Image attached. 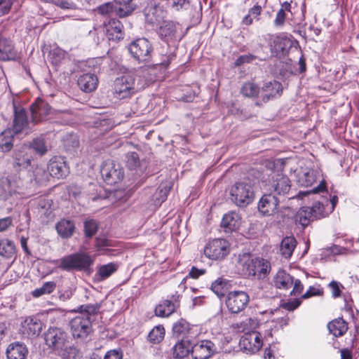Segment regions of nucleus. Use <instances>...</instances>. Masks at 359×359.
<instances>
[{
    "label": "nucleus",
    "mask_w": 359,
    "mask_h": 359,
    "mask_svg": "<svg viewBox=\"0 0 359 359\" xmlns=\"http://www.w3.org/2000/svg\"><path fill=\"white\" fill-rule=\"evenodd\" d=\"M42 330V323L40 320L28 317L21 323L20 333L27 338L38 336Z\"/></svg>",
    "instance_id": "obj_19"
},
{
    "label": "nucleus",
    "mask_w": 359,
    "mask_h": 359,
    "mask_svg": "<svg viewBox=\"0 0 359 359\" xmlns=\"http://www.w3.org/2000/svg\"><path fill=\"white\" fill-rule=\"evenodd\" d=\"M254 195L252 184L249 179L236 182L230 189L231 200L238 206L243 207L250 204Z\"/></svg>",
    "instance_id": "obj_4"
},
{
    "label": "nucleus",
    "mask_w": 359,
    "mask_h": 359,
    "mask_svg": "<svg viewBox=\"0 0 359 359\" xmlns=\"http://www.w3.org/2000/svg\"><path fill=\"white\" fill-rule=\"evenodd\" d=\"M239 264L242 267L244 275L255 276L258 279H263L270 271V263L262 258H252L250 256H243L240 259Z\"/></svg>",
    "instance_id": "obj_2"
},
{
    "label": "nucleus",
    "mask_w": 359,
    "mask_h": 359,
    "mask_svg": "<svg viewBox=\"0 0 359 359\" xmlns=\"http://www.w3.org/2000/svg\"><path fill=\"white\" fill-rule=\"evenodd\" d=\"M292 285H293V289H292V292H290V294L292 295H294V296L299 295L302 292L304 286L299 280H298V279H296L295 280H293Z\"/></svg>",
    "instance_id": "obj_62"
},
{
    "label": "nucleus",
    "mask_w": 359,
    "mask_h": 359,
    "mask_svg": "<svg viewBox=\"0 0 359 359\" xmlns=\"http://www.w3.org/2000/svg\"><path fill=\"white\" fill-rule=\"evenodd\" d=\"M65 52L60 49L53 50L51 53L53 62L57 64L61 62V60L65 57Z\"/></svg>",
    "instance_id": "obj_61"
},
{
    "label": "nucleus",
    "mask_w": 359,
    "mask_h": 359,
    "mask_svg": "<svg viewBox=\"0 0 359 359\" xmlns=\"http://www.w3.org/2000/svg\"><path fill=\"white\" fill-rule=\"evenodd\" d=\"M116 5H114L111 2H107L104 3L102 5L100 6L97 11V13H100L101 15H115L118 16L116 13V9L119 7V5L116 2Z\"/></svg>",
    "instance_id": "obj_48"
},
{
    "label": "nucleus",
    "mask_w": 359,
    "mask_h": 359,
    "mask_svg": "<svg viewBox=\"0 0 359 359\" xmlns=\"http://www.w3.org/2000/svg\"><path fill=\"white\" fill-rule=\"evenodd\" d=\"M301 304V300L299 299H295L292 301H289L285 303L283 306L287 311H293L299 306Z\"/></svg>",
    "instance_id": "obj_63"
},
{
    "label": "nucleus",
    "mask_w": 359,
    "mask_h": 359,
    "mask_svg": "<svg viewBox=\"0 0 359 359\" xmlns=\"http://www.w3.org/2000/svg\"><path fill=\"white\" fill-rule=\"evenodd\" d=\"M176 306L170 300H163L155 308L154 313L158 317L166 318L170 316L175 311Z\"/></svg>",
    "instance_id": "obj_32"
},
{
    "label": "nucleus",
    "mask_w": 359,
    "mask_h": 359,
    "mask_svg": "<svg viewBox=\"0 0 359 359\" xmlns=\"http://www.w3.org/2000/svg\"><path fill=\"white\" fill-rule=\"evenodd\" d=\"M283 88L282 84L277 81H266L262 87V97L264 102L271 98L280 96Z\"/></svg>",
    "instance_id": "obj_21"
},
{
    "label": "nucleus",
    "mask_w": 359,
    "mask_h": 359,
    "mask_svg": "<svg viewBox=\"0 0 359 359\" xmlns=\"http://www.w3.org/2000/svg\"><path fill=\"white\" fill-rule=\"evenodd\" d=\"M104 32L110 41H117L123 38V25L116 19H111L107 24L104 23Z\"/></svg>",
    "instance_id": "obj_22"
},
{
    "label": "nucleus",
    "mask_w": 359,
    "mask_h": 359,
    "mask_svg": "<svg viewBox=\"0 0 359 359\" xmlns=\"http://www.w3.org/2000/svg\"><path fill=\"white\" fill-rule=\"evenodd\" d=\"M101 304L98 303L81 305L78 307L77 311L80 312L81 314L90 318L91 316L96 315L98 313Z\"/></svg>",
    "instance_id": "obj_46"
},
{
    "label": "nucleus",
    "mask_w": 359,
    "mask_h": 359,
    "mask_svg": "<svg viewBox=\"0 0 359 359\" xmlns=\"http://www.w3.org/2000/svg\"><path fill=\"white\" fill-rule=\"evenodd\" d=\"M269 191L273 195L285 196L289 194L291 182L287 176L283 173H275L268 184Z\"/></svg>",
    "instance_id": "obj_12"
},
{
    "label": "nucleus",
    "mask_w": 359,
    "mask_h": 359,
    "mask_svg": "<svg viewBox=\"0 0 359 359\" xmlns=\"http://www.w3.org/2000/svg\"><path fill=\"white\" fill-rule=\"evenodd\" d=\"M100 172L104 180L109 184L121 182L124 176L122 167L111 160H107L102 163Z\"/></svg>",
    "instance_id": "obj_8"
},
{
    "label": "nucleus",
    "mask_w": 359,
    "mask_h": 359,
    "mask_svg": "<svg viewBox=\"0 0 359 359\" xmlns=\"http://www.w3.org/2000/svg\"><path fill=\"white\" fill-rule=\"evenodd\" d=\"M216 351V346L210 340H202L196 343L192 348L194 359H208Z\"/></svg>",
    "instance_id": "obj_16"
},
{
    "label": "nucleus",
    "mask_w": 359,
    "mask_h": 359,
    "mask_svg": "<svg viewBox=\"0 0 359 359\" xmlns=\"http://www.w3.org/2000/svg\"><path fill=\"white\" fill-rule=\"evenodd\" d=\"M250 302V296L242 290L230 291L225 300L228 311L233 314H238L245 309Z\"/></svg>",
    "instance_id": "obj_6"
},
{
    "label": "nucleus",
    "mask_w": 359,
    "mask_h": 359,
    "mask_svg": "<svg viewBox=\"0 0 359 359\" xmlns=\"http://www.w3.org/2000/svg\"><path fill=\"white\" fill-rule=\"evenodd\" d=\"M317 174L318 172L313 169H301L297 175V181L301 186H311L317 180Z\"/></svg>",
    "instance_id": "obj_28"
},
{
    "label": "nucleus",
    "mask_w": 359,
    "mask_h": 359,
    "mask_svg": "<svg viewBox=\"0 0 359 359\" xmlns=\"http://www.w3.org/2000/svg\"><path fill=\"white\" fill-rule=\"evenodd\" d=\"M15 254V246L11 241L0 240V256L6 259L12 258Z\"/></svg>",
    "instance_id": "obj_38"
},
{
    "label": "nucleus",
    "mask_w": 359,
    "mask_h": 359,
    "mask_svg": "<svg viewBox=\"0 0 359 359\" xmlns=\"http://www.w3.org/2000/svg\"><path fill=\"white\" fill-rule=\"evenodd\" d=\"M93 262L92 257L86 252L74 253L51 261V263L57 268L67 271L86 269Z\"/></svg>",
    "instance_id": "obj_1"
},
{
    "label": "nucleus",
    "mask_w": 359,
    "mask_h": 359,
    "mask_svg": "<svg viewBox=\"0 0 359 359\" xmlns=\"http://www.w3.org/2000/svg\"><path fill=\"white\" fill-rule=\"evenodd\" d=\"M229 244L224 239L210 241L204 248V255L212 260L223 259L229 253Z\"/></svg>",
    "instance_id": "obj_7"
},
{
    "label": "nucleus",
    "mask_w": 359,
    "mask_h": 359,
    "mask_svg": "<svg viewBox=\"0 0 359 359\" xmlns=\"http://www.w3.org/2000/svg\"><path fill=\"white\" fill-rule=\"evenodd\" d=\"M27 353L26 346L20 342L11 344L6 349L8 359H25Z\"/></svg>",
    "instance_id": "obj_30"
},
{
    "label": "nucleus",
    "mask_w": 359,
    "mask_h": 359,
    "mask_svg": "<svg viewBox=\"0 0 359 359\" xmlns=\"http://www.w3.org/2000/svg\"><path fill=\"white\" fill-rule=\"evenodd\" d=\"M286 18V14L282 10H279L276 14L274 24L276 27H281L284 25Z\"/></svg>",
    "instance_id": "obj_64"
},
{
    "label": "nucleus",
    "mask_w": 359,
    "mask_h": 359,
    "mask_svg": "<svg viewBox=\"0 0 359 359\" xmlns=\"http://www.w3.org/2000/svg\"><path fill=\"white\" fill-rule=\"evenodd\" d=\"M328 330L334 337L343 336L348 330L347 323L342 318L335 319L327 325Z\"/></svg>",
    "instance_id": "obj_33"
},
{
    "label": "nucleus",
    "mask_w": 359,
    "mask_h": 359,
    "mask_svg": "<svg viewBox=\"0 0 359 359\" xmlns=\"http://www.w3.org/2000/svg\"><path fill=\"white\" fill-rule=\"evenodd\" d=\"M310 210H311L313 217L318 218L323 215L325 208L323 204L318 201L313 203Z\"/></svg>",
    "instance_id": "obj_56"
},
{
    "label": "nucleus",
    "mask_w": 359,
    "mask_h": 359,
    "mask_svg": "<svg viewBox=\"0 0 359 359\" xmlns=\"http://www.w3.org/2000/svg\"><path fill=\"white\" fill-rule=\"evenodd\" d=\"M227 283V280L218 278L212 283L211 290L219 298H222L224 296Z\"/></svg>",
    "instance_id": "obj_42"
},
{
    "label": "nucleus",
    "mask_w": 359,
    "mask_h": 359,
    "mask_svg": "<svg viewBox=\"0 0 359 359\" xmlns=\"http://www.w3.org/2000/svg\"><path fill=\"white\" fill-rule=\"evenodd\" d=\"M118 265L114 263H109L101 266L97 271V276L100 280H104L116 271Z\"/></svg>",
    "instance_id": "obj_44"
},
{
    "label": "nucleus",
    "mask_w": 359,
    "mask_h": 359,
    "mask_svg": "<svg viewBox=\"0 0 359 359\" xmlns=\"http://www.w3.org/2000/svg\"><path fill=\"white\" fill-rule=\"evenodd\" d=\"M255 59V56L252 55H241L237 58L235 62V65L238 67L245 63H250L253 61Z\"/></svg>",
    "instance_id": "obj_60"
},
{
    "label": "nucleus",
    "mask_w": 359,
    "mask_h": 359,
    "mask_svg": "<svg viewBox=\"0 0 359 359\" xmlns=\"http://www.w3.org/2000/svg\"><path fill=\"white\" fill-rule=\"evenodd\" d=\"M56 287V283L54 281H48L44 283L39 288L35 289L32 292L34 297H39L43 294H49L53 292Z\"/></svg>",
    "instance_id": "obj_45"
},
{
    "label": "nucleus",
    "mask_w": 359,
    "mask_h": 359,
    "mask_svg": "<svg viewBox=\"0 0 359 359\" xmlns=\"http://www.w3.org/2000/svg\"><path fill=\"white\" fill-rule=\"evenodd\" d=\"M27 112L22 108L15 107L13 130L15 134L23 133L25 135L31 131Z\"/></svg>",
    "instance_id": "obj_14"
},
{
    "label": "nucleus",
    "mask_w": 359,
    "mask_h": 359,
    "mask_svg": "<svg viewBox=\"0 0 359 359\" xmlns=\"http://www.w3.org/2000/svg\"><path fill=\"white\" fill-rule=\"evenodd\" d=\"M32 123H37L49 118L51 114L50 105L42 100H37L30 107Z\"/></svg>",
    "instance_id": "obj_15"
},
{
    "label": "nucleus",
    "mask_w": 359,
    "mask_h": 359,
    "mask_svg": "<svg viewBox=\"0 0 359 359\" xmlns=\"http://www.w3.org/2000/svg\"><path fill=\"white\" fill-rule=\"evenodd\" d=\"M239 344L247 353H255L262 348L263 341L259 332L252 331L245 333L241 337Z\"/></svg>",
    "instance_id": "obj_13"
},
{
    "label": "nucleus",
    "mask_w": 359,
    "mask_h": 359,
    "mask_svg": "<svg viewBox=\"0 0 359 359\" xmlns=\"http://www.w3.org/2000/svg\"><path fill=\"white\" fill-rule=\"evenodd\" d=\"M74 222L68 219H62L56 224V230L58 234L63 238L71 237L74 233Z\"/></svg>",
    "instance_id": "obj_34"
},
{
    "label": "nucleus",
    "mask_w": 359,
    "mask_h": 359,
    "mask_svg": "<svg viewBox=\"0 0 359 359\" xmlns=\"http://www.w3.org/2000/svg\"><path fill=\"white\" fill-rule=\"evenodd\" d=\"M128 50L139 63L149 62L152 57V45L145 38H139L132 41L128 45Z\"/></svg>",
    "instance_id": "obj_5"
},
{
    "label": "nucleus",
    "mask_w": 359,
    "mask_h": 359,
    "mask_svg": "<svg viewBox=\"0 0 359 359\" xmlns=\"http://www.w3.org/2000/svg\"><path fill=\"white\" fill-rule=\"evenodd\" d=\"M311 217H313L311 210L309 207H304L301 208L297 213L295 220L302 226H306L310 222Z\"/></svg>",
    "instance_id": "obj_41"
},
{
    "label": "nucleus",
    "mask_w": 359,
    "mask_h": 359,
    "mask_svg": "<svg viewBox=\"0 0 359 359\" xmlns=\"http://www.w3.org/2000/svg\"><path fill=\"white\" fill-rule=\"evenodd\" d=\"M278 199L272 194L264 195L259 201L258 210L266 216L273 215L278 210Z\"/></svg>",
    "instance_id": "obj_17"
},
{
    "label": "nucleus",
    "mask_w": 359,
    "mask_h": 359,
    "mask_svg": "<svg viewBox=\"0 0 359 359\" xmlns=\"http://www.w3.org/2000/svg\"><path fill=\"white\" fill-rule=\"evenodd\" d=\"M170 6L175 11L187 9L189 6V0H172Z\"/></svg>",
    "instance_id": "obj_54"
},
{
    "label": "nucleus",
    "mask_w": 359,
    "mask_h": 359,
    "mask_svg": "<svg viewBox=\"0 0 359 359\" xmlns=\"http://www.w3.org/2000/svg\"><path fill=\"white\" fill-rule=\"evenodd\" d=\"M241 92L244 97L255 98L259 95L261 90L256 83L248 81L243 85Z\"/></svg>",
    "instance_id": "obj_39"
},
{
    "label": "nucleus",
    "mask_w": 359,
    "mask_h": 359,
    "mask_svg": "<svg viewBox=\"0 0 359 359\" xmlns=\"http://www.w3.org/2000/svg\"><path fill=\"white\" fill-rule=\"evenodd\" d=\"M136 79L137 76L132 74H127L116 78L112 87L114 97L117 99H125L141 90L143 86L136 82Z\"/></svg>",
    "instance_id": "obj_3"
},
{
    "label": "nucleus",
    "mask_w": 359,
    "mask_h": 359,
    "mask_svg": "<svg viewBox=\"0 0 359 359\" xmlns=\"http://www.w3.org/2000/svg\"><path fill=\"white\" fill-rule=\"evenodd\" d=\"M104 359H123V353L119 349H113L107 352Z\"/></svg>",
    "instance_id": "obj_58"
},
{
    "label": "nucleus",
    "mask_w": 359,
    "mask_h": 359,
    "mask_svg": "<svg viewBox=\"0 0 359 359\" xmlns=\"http://www.w3.org/2000/svg\"><path fill=\"white\" fill-rule=\"evenodd\" d=\"M63 359H81V354L79 349L75 347L66 348L62 354Z\"/></svg>",
    "instance_id": "obj_50"
},
{
    "label": "nucleus",
    "mask_w": 359,
    "mask_h": 359,
    "mask_svg": "<svg viewBox=\"0 0 359 359\" xmlns=\"http://www.w3.org/2000/svg\"><path fill=\"white\" fill-rule=\"evenodd\" d=\"M166 12L159 6H150L144 9L146 21L149 24H156L163 22Z\"/></svg>",
    "instance_id": "obj_25"
},
{
    "label": "nucleus",
    "mask_w": 359,
    "mask_h": 359,
    "mask_svg": "<svg viewBox=\"0 0 359 359\" xmlns=\"http://www.w3.org/2000/svg\"><path fill=\"white\" fill-rule=\"evenodd\" d=\"M177 25L170 20H163L158 29V34L165 41H171L176 37Z\"/></svg>",
    "instance_id": "obj_24"
},
{
    "label": "nucleus",
    "mask_w": 359,
    "mask_h": 359,
    "mask_svg": "<svg viewBox=\"0 0 359 359\" xmlns=\"http://www.w3.org/2000/svg\"><path fill=\"white\" fill-rule=\"evenodd\" d=\"M126 165L130 170H134L140 165L139 156L136 152H129L126 155Z\"/></svg>",
    "instance_id": "obj_49"
},
{
    "label": "nucleus",
    "mask_w": 359,
    "mask_h": 359,
    "mask_svg": "<svg viewBox=\"0 0 359 359\" xmlns=\"http://www.w3.org/2000/svg\"><path fill=\"white\" fill-rule=\"evenodd\" d=\"M297 245L296 239L293 236L284 238L280 243V253L285 258H290Z\"/></svg>",
    "instance_id": "obj_36"
},
{
    "label": "nucleus",
    "mask_w": 359,
    "mask_h": 359,
    "mask_svg": "<svg viewBox=\"0 0 359 359\" xmlns=\"http://www.w3.org/2000/svg\"><path fill=\"white\" fill-rule=\"evenodd\" d=\"M29 148L33 149L36 154L41 156L45 154L48 151L45 140L40 137L34 139Z\"/></svg>",
    "instance_id": "obj_47"
},
{
    "label": "nucleus",
    "mask_w": 359,
    "mask_h": 359,
    "mask_svg": "<svg viewBox=\"0 0 359 359\" xmlns=\"http://www.w3.org/2000/svg\"><path fill=\"white\" fill-rule=\"evenodd\" d=\"M170 190V186L167 184L165 186H161L158 191L160 196L159 198H156V200H158L159 203L164 201L166 199Z\"/></svg>",
    "instance_id": "obj_59"
},
{
    "label": "nucleus",
    "mask_w": 359,
    "mask_h": 359,
    "mask_svg": "<svg viewBox=\"0 0 359 359\" xmlns=\"http://www.w3.org/2000/svg\"><path fill=\"white\" fill-rule=\"evenodd\" d=\"M66 333L60 328H50L46 333L45 339L46 344L53 348H61L66 341Z\"/></svg>",
    "instance_id": "obj_18"
},
{
    "label": "nucleus",
    "mask_w": 359,
    "mask_h": 359,
    "mask_svg": "<svg viewBox=\"0 0 359 359\" xmlns=\"http://www.w3.org/2000/svg\"><path fill=\"white\" fill-rule=\"evenodd\" d=\"M48 174L46 170L41 168L37 166L34 170V180L39 184H43L48 180Z\"/></svg>",
    "instance_id": "obj_51"
},
{
    "label": "nucleus",
    "mask_w": 359,
    "mask_h": 359,
    "mask_svg": "<svg viewBox=\"0 0 359 359\" xmlns=\"http://www.w3.org/2000/svg\"><path fill=\"white\" fill-rule=\"evenodd\" d=\"M69 325L74 338H86L93 331L92 321L90 317L83 314H80L72 318Z\"/></svg>",
    "instance_id": "obj_9"
},
{
    "label": "nucleus",
    "mask_w": 359,
    "mask_h": 359,
    "mask_svg": "<svg viewBox=\"0 0 359 359\" xmlns=\"http://www.w3.org/2000/svg\"><path fill=\"white\" fill-rule=\"evenodd\" d=\"M193 345L189 338L182 339L173 346V356L176 358H184L192 353Z\"/></svg>",
    "instance_id": "obj_29"
},
{
    "label": "nucleus",
    "mask_w": 359,
    "mask_h": 359,
    "mask_svg": "<svg viewBox=\"0 0 359 359\" xmlns=\"http://www.w3.org/2000/svg\"><path fill=\"white\" fill-rule=\"evenodd\" d=\"M15 0H0V16L7 14Z\"/></svg>",
    "instance_id": "obj_57"
},
{
    "label": "nucleus",
    "mask_w": 359,
    "mask_h": 359,
    "mask_svg": "<svg viewBox=\"0 0 359 359\" xmlns=\"http://www.w3.org/2000/svg\"><path fill=\"white\" fill-rule=\"evenodd\" d=\"M119 7L116 8V13L119 18H124L130 15L135 10L133 0H114Z\"/></svg>",
    "instance_id": "obj_37"
},
{
    "label": "nucleus",
    "mask_w": 359,
    "mask_h": 359,
    "mask_svg": "<svg viewBox=\"0 0 359 359\" xmlns=\"http://www.w3.org/2000/svg\"><path fill=\"white\" fill-rule=\"evenodd\" d=\"M323 294V289L319 287L311 286L302 295V298L307 299L313 296H321Z\"/></svg>",
    "instance_id": "obj_55"
},
{
    "label": "nucleus",
    "mask_w": 359,
    "mask_h": 359,
    "mask_svg": "<svg viewBox=\"0 0 359 359\" xmlns=\"http://www.w3.org/2000/svg\"><path fill=\"white\" fill-rule=\"evenodd\" d=\"M191 330L190 324L184 319H180L172 326L173 334L176 337H182V339L188 338Z\"/></svg>",
    "instance_id": "obj_35"
},
{
    "label": "nucleus",
    "mask_w": 359,
    "mask_h": 359,
    "mask_svg": "<svg viewBox=\"0 0 359 359\" xmlns=\"http://www.w3.org/2000/svg\"><path fill=\"white\" fill-rule=\"evenodd\" d=\"M221 224L225 232H232L240 226L241 218L237 213L231 212L224 215Z\"/></svg>",
    "instance_id": "obj_27"
},
{
    "label": "nucleus",
    "mask_w": 359,
    "mask_h": 359,
    "mask_svg": "<svg viewBox=\"0 0 359 359\" xmlns=\"http://www.w3.org/2000/svg\"><path fill=\"white\" fill-rule=\"evenodd\" d=\"M48 169L50 175L58 179L65 177L69 173V168L61 156L53 157L48 163Z\"/></svg>",
    "instance_id": "obj_20"
},
{
    "label": "nucleus",
    "mask_w": 359,
    "mask_h": 359,
    "mask_svg": "<svg viewBox=\"0 0 359 359\" xmlns=\"http://www.w3.org/2000/svg\"><path fill=\"white\" fill-rule=\"evenodd\" d=\"M328 287L331 290L332 295L334 298H337L341 296V289L344 286L337 281L332 280L328 284Z\"/></svg>",
    "instance_id": "obj_53"
},
{
    "label": "nucleus",
    "mask_w": 359,
    "mask_h": 359,
    "mask_svg": "<svg viewBox=\"0 0 359 359\" xmlns=\"http://www.w3.org/2000/svg\"><path fill=\"white\" fill-rule=\"evenodd\" d=\"M33 160L30 148L22 146L15 149L12 154L11 164L16 171L27 169Z\"/></svg>",
    "instance_id": "obj_11"
},
{
    "label": "nucleus",
    "mask_w": 359,
    "mask_h": 359,
    "mask_svg": "<svg viewBox=\"0 0 359 359\" xmlns=\"http://www.w3.org/2000/svg\"><path fill=\"white\" fill-rule=\"evenodd\" d=\"M13 132L11 130H6L0 134V148L4 151H8L13 147Z\"/></svg>",
    "instance_id": "obj_40"
},
{
    "label": "nucleus",
    "mask_w": 359,
    "mask_h": 359,
    "mask_svg": "<svg viewBox=\"0 0 359 359\" xmlns=\"http://www.w3.org/2000/svg\"><path fill=\"white\" fill-rule=\"evenodd\" d=\"M275 286L280 290H287L293 285V278L284 270H279L274 276Z\"/></svg>",
    "instance_id": "obj_31"
},
{
    "label": "nucleus",
    "mask_w": 359,
    "mask_h": 359,
    "mask_svg": "<svg viewBox=\"0 0 359 359\" xmlns=\"http://www.w3.org/2000/svg\"><path fill=\"white\" fill-rule=\"evenodd\" d=\"M78 85L81 90L90 93L95 90L98 85V79L93 74H84L78 79Z\"/></svg>",
    "instance_id": "obj_26"
},
{
    "label": "nucleus",
    "mask_w": 359,
    "mask_h": 359,
    "mask_svg": "<svg viewBox=\"0 0 359 359\" xmlns=\"http://www.w3.org/2000/svg\"><path fill=\"white\" fill-rule=\"evenodd\" d=\"M97 224L93 220H88L84 223V231L85 234L88 237L93 236L97 231Z\"/></svg>",
    "instance_id": "obj_52"
},
{
    "label": "nucleus",
    "mask_w": 359,
    "mask_h": 359,
    "mask_svg": "<svg viewBox=\"0 0 359 359\" xmlns=\"http://www.w3.org/2000/svg\"><path fill=\"white\" fill-rule=\"evenodd\" d=\"M21 181L15 177L0 178V200L10 201L18 194Z\"/></svg>",
    "instance_id": "obj_10"
},
{
    "label": "nucleus",
    "mask_w": 359,
    "mask_h": 359,
    "mask_svg": "<svg viewBox=\"0 0 359 359\" xmlns=\"http://www.w3.org/2000/svg\"><path fill=\"white\" fill-rule=\"evenodd\" d=\"M17 57V51L13 42L6 39L0 37V60H14Z\"/></svg>",
    "instance_id": "obj_23"
},
{
    "label": "nucleus",
    "mask_w": 359,
    "mask_h": 359,
    "mask_svg": "<svg viewBox=\"0 0 359 359\" xmlns=\"http://www.w3.org/2000/svg\"><path fill=\"white\" fill-rule=\"evenodd\" d=\"M165 329L163 325L155 326L149 333V340L153 344L160 343L164 338Z\"/></svg>",
    "instance_id": "obj_43"
}]
</instances>
